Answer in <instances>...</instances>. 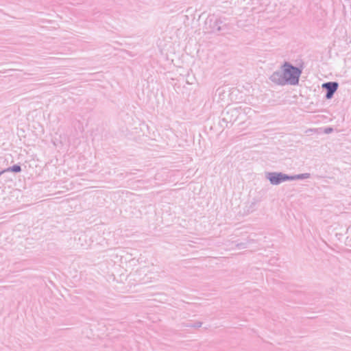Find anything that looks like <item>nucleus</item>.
Returning a JSON list of instances; mask_svg holds the SVG:
<instances>
[{
    "instance_id": "obj_1",
    "label": "nucleus",
    "mask_w": 351,
    "mask_h": 351,
    "mask_svg": "<svg viewBox=\"0 0 351 351\" xmlns=\"http://www.w3.org/2000/svg\"><path fill=\"white\" fill-rule=\"evenodd\" d=\"M301 71L295 67L288 64H285L283 74L275 73L271 76V80L278 84H284L286 82L294 84L298 82Z\"/></svg>"
},
{
    "instance_id": "obj_2",
    "label": "nucleus",
    "mask_w": 351,
    "mask_h": 351,
    "mask_svg": "<svg viewBox=\"0 0 351 351\" xmlns=\"http://www.w3.org/2000/svg\"><path fill=\"white\" fill-rule=\"evenodd\" d=\"M302 178L301 176H298L295 177H289L282 173H271L268 176V178L270 182L273 184H278L282 182L288 180H293L295 178Z\"/></svg>"
},
{
    "instance_id": "obj_3",
    "label": "nucleus",
    "mask_w": 351,
    "mask_h": 351,
    "mask_svg": "<svg viewBox=\"0 0 351 351\" xmlns=\"http://www.w3.org/2000/svg\"><path fill=\"white\" fill-rule=\"evenodd\" d=\"M322 87L327 90L326 97L330 99L338 88V84L337 82L325 83L322 84Z\"/></svg>"
},
{
    "instance_id": "obj_4",
    "label": "nucleus",
    "mask_w": 351,
    "mask_h": 351,
    "mask_svg": "<svg viewBox=\"0 0 351 351\" xmlns=\"http://www.w3.org/2000/svg\"><path fill=\"white\" fill-rule=\"evenodd\" d=\"M7 171H11L13 172H19L21 171V167L19 165H14L12 168L8 169Z\"/></svg>"
}]
</instances>
